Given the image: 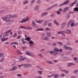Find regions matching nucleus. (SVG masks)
Masks as SVG:
<instances>
[{
    "instance_id": "obj_1",
    "label": "nucleus",
    "mask_w": 78,
    "mask_h": 78,
    "mask_svg": "<svg viewBox=\"0 0 78 78\" xmlns=\"http://www.w3.org/2000/svg\"><path fill=\"white\" fill-rule=\"evenodd\" d=\"M11 16L10 15H8L6 16H4L2 18V19L5 22H7L8 24H6L7 25H9V24H11L12 22V21L10 19H11Z\"/></svg>"
},
{
    "instance_id": "obj_2",
    "label": "nucleus",
    "mask_w": 78,
    "mask_h": 78,
    "mask_svg": "<svg viewBox=\"0 0 78 78\" xmlns=\"http://www.w3.org/2000/svg\"><path fill=\"white\" fill-rule=\"evenodd\" d=\"M30 20V18L29 17H25V19L19 21L20 23H23V22H25L28 21Z\"/></svg>"
},
{
    "instance_id": "obj_3",
    "label": "nucleus",
    "mask_w": 78,
    "mask_h": 78,
    "mask_svg": "<svg viewBox=\"0 0 78 78\" xmlns=\"http://www.w3.org/2000/svg\"><path fill=\"white\" fill-rule=\"evenodd\" d=\"M70 23L71 27H74V26H75V23H74V22L73 21V20H71L69 21L68 26H69V24H70Z\"/></svg>"
},
{
    "instance_id": "obj_4",
    "label": "nucleus",
    "mask_w": 78,
    "mask_h": 78,
    "mask_svg": "<svg viewBox=\"0 0 78 78\" xmlns=\"http://www.w3.org/2000/svg\"><path fill=\"white\" fill-rule=\"evenodd\" d=\"M60 70H61V71L62 72H65V73L67 75L69 73V71H67V70H64V69H62V68L61 67L60 68Z\"/></svg>"
},
{
    "instance_id": "obj_5",
    "label": "nucleus",
    "mask_w": 78,
    "mask_h": 78,
    "mask_svg": "<svg viewBox=\"0 0 78 78\" xmlns=\"http://www.w3.org/2000/svg\"><path fill=\"white\" fill-rule=\"evenodd\" d=\"M63 48L65 50H72V48L70 47H68L66 46H63Z\"/></svg>"
},
{
    "instance_id": "obj_6",
    "label": "nucleus",
    "mask_w": 78,
    "mask_h": 78,
    "mask_svg": "<svg viewBox=\"0 0 78 78\" xmlns=\"http://www.w3.org/2000/svg\"><path fill=\"white\" fill-rule=\"evenodd\" d=\"M68 3H69V0H67L64 3H63L62 4H60L59 5V6H63V5H66V4H68Z\"/></svg>"
},
{
    "instance_id": "obj_7",
    "label": "nucleus",
    "mask_w": 78,
    "mask_h": 78,
    "mask_svg": "<svg viewBox=\"0 0 78 78\" xmlns=\"http://www.w3.org/2000/svg\"><path fill=\"white\" fill-rule=\"evenodd\" d=\"M63 33H64V31H59L58 32V34H62V35H63V36L64 37H65L66 34Z\"/></svg>"
},
{
    "instance_id": "obj_8",
    "label": "nucleus",
    "mask_w": 78,
    "mask_h": 78,
    "mask_svg": "<svg viewBox=\"0 0 78 78\" xmlns=\"http://www.w3.org/2000/svg\"><path fill=\"white\" fill-rule=\"evenodd\" d=\"M69 9V7H67L64 9L62 11L63 12H67V11Z\"/></svg>"
},
{
    "instance_id": "obj_9",
    "label": "nucleus",
    "mask_w": 78,
    "mask_h": 78,
    "mask_svg": "<svg viewBox=\"0 0 78 78\" xmlns=\"http://www.w3.org/2000/svg\"><path fill=\"white\" fill-rule=\"evenodd\" d=\"M29 44H30V47H32L33 45L34 44V41L32 40L30 41L29 42Z\"/></svg>"
},
{
    "instance_id": "obj_10",
    "label": "nucleus",
    "mask_w": 78,
    "mask_h": 78,
    "mask_svg": "<svg viewBox=\"0 0 78 78\" xmlns=\"http://www.w3.org/2000/svg\"><path fill=\"white\" fill-rule=\"evenodd\" d=\"M16 69H18L17 66H14L11 69L9 70V71H12L13 70H16Z\"/></svg>"
},
{
    "instance_id": "obj_11",
    "label": "nucleus",
    "mask_w": 78,
    "mask_h": 78,
    "mask_svg": "<svg viewBox=\"0 0 78 78\" xmlns=\"http://www.w3.org/2000/svg\"><path fill=\"white\" fill-rule=\"evenodd\" d=\"M67 31H64V33H66V34H71V31L69 29H66Z\"/></svg>"
},
{
    "instance_id": "obj_12",
    "label": "nucleus",
    "mask_w": 78,
    "mask_h": 78,
    "mask_svg": "<svg viewBox=\"0 0 78 78\" xmlns=\"http://www.w3.org/2000/svg\"><path fill=\"white\" fill-rule=\"evenodd\" d=\"M10 31H11V30H10L5 32L4 33V34H5V35H4V36H8V34L9 33Z\"/></svg>"
},
{
    "instance_id": "obj_13",
    "label": "nucleus",
    "mask_w": 78,
    "mask_h": 78,
    "mask_svg": "<svg viewBox=\"0 0 78 78\" xmlns=\"http://www.w3.org/2000/svg\"><path fill=\"white\" fill-rule=\"evenodd\" d=\"M32 25L33 26V27H35V28H37L36 27V24L34 22V21H33L32 22Z\"/></svg>"
},
{
    "instance_id": "obj_14",
    "label": "nucleus",
    "mask_w": 78,
    "mask_h": 78,
    "mask_svg": "<svg viewBox=\"0 0 78 78\" xmlns=\"http://www.w3.org/2000/svg\"><path fill=\"white\" fill-rule=\"evenodd\" d=\"M11 18H16L17 17V15H9Z\"/></svg>"
},
{
    "instance_id": "obj_15",
    "label": "nucleus",
    "mask_w": 78,
    "mask_h": 78,
    "mask_svg": "<svg viewBox=\"0 0 78 78\" xmlns=\"http://www.w3.org/2000/svg\"><path fill=\"white\" fill-rule=\"evenodd\" d=\"M36 22L38 23H41L43 22V20H36Z\"/></svg>"
},
{
    "instance_id": "obj_16",
    "label": "nucleus",
    "mask_w": 78,
    "mask_h": 78,
    "mask_svg": "<svg viewBox=\"0 0 78 78\" xmlns=\"http://www.w3.org/2000/svg\"><path fill=\"white\" fill-rule=\"evenodd\" d=\"M8 37L4 38L3 37H2L1 39V41H6V40H8Z\"/></svg>"
},
{
    "instance_id": "obj_17",
    "label": "nucleus",
    "mask_w": 78,
    "mask_h": 78,
    "mask_svg": "<svg viewBox=\"0 0 78 78\" xmlns=\"http://www.w3.org/2000/svg\"><path fill=\"white\" fill-rule=\"evenodd\" d=\"M39 8V5H37L35 6V8H34V10H35L36 11L37 10H38V9Z\"/></svg>"
},
{
    "instance_id": "obj_18",
    "label": "nucleus",
    "mask_w": 78,
    "mask_h": 78,
    "mask_svg": "<svg viewBox=\"0 0 78 78\" xmlns=\"http://www.w3.org/2000/svg\"><path fill=\"white\" fill-rule=\"evenodd\" d=\"M58 5L57 4H55L54 5H53L51 7H49L48 9V10H50V9H52V8H53V7H55V6H57Z\"/></svg>"
},
{
    "instance_id": "obj_19",
    "label": "nucleus",
    "mask_w": 78,
    "mask_h": 78,
    "mask_svg": "<svg viewBox=\"0 0 78 78\" xmlns=\"http://www.w3.org/2000/svg\"><path fill=\"white\" fill-rule=\"evenodd\" d=\"M48 14V12H44L41 14V16H44Z\"/></svg>"
},
{
    "instance_id": "obj_20",
    "label": "nucleus",
    "mask_w": 78,
    "mask_h": 78,
    "mask_svg": "<svg viewBox=\"0 0 78 78\" xmlns=\"http://www.w3.org/2000/svg\"><path fill=\"white\" fill-rule=\"evenodd\" d=\"M46 34L48 37H50V36H51V34L50 32H47Z\"/></svg>"
},
{
    "instance_id": "obj_21",
    "label": "nucleus",
    "mask_w": 78,
    "mask_h": 78,
    "mask_svg": "<svg viewBox=\"0 0 78 78\" xmlns=\"http://www.w3.org/2000/svg\"><path fill=\"white\" fill-rule=\"evenodd\" d=\"M42 39H43V40L45 41H48V38L47 37H45L43 38L42 37Z\"/></svg>"
},
{
    "instance_id": "obj_22",
    "label": "nucleus",
    "mask_w": 78,
    "mask_h": 78,
    "mask_svg": "<svg viewBox=\"0 0 78 78\" xmlns=\"http://www.w3.org/2000/svg\"><path fill=\"white\" fill-rule=\"evenodd\" d=\"M31 39V37H27L25 39V40H27V41H30Z\"/></svg>"
},
{
    "instance_id": "obj_23",
    "label": "nucleus",
    "mask_w": 78,
    "mask_h": 78,
    "mask_svg": "<svg viewBox=\"0 0 78 78\" xmlns=\"http://www.w3.org/2000/svg\"><path fill=\"white\" fill-rule=\"evenodd\" d=\"M16 53L18 55H21L22 52L19 50H17L16 51Z\"/></svg>"
},
{
    "instance_id": "obj_24",
    "label": "nucleus",
    "mask_w": 78,
    "mask_h": 78,
    "mask_svg": "<svg viewBox=\"0 0 78 78\" xmlns=\"http://www.w3.org/2000/svg\"><path fill=\"white\" fill-rule=\"evenodd\" d=\"M51 76H54V78H58V75H55V74H52V75H51Z\"/></svg>"
},
{
    "instance_id": "obj_25",
    "label": "nucleus",
    "mask_w": 78,
    "mask_h": 78,
    "mask_svg": "<svg viewBox=\"0 0 78 78\" xmlns=\"http://www.w3.org/2000/svg\"><path fill=\"white\" fill-rule=\"evenodd\" d=\"M24 59H25V58L24 57H21L20 58V61H22L24 60Z\"/></svg>"
},
{
    "instance_id": "obj_26",
    "label": "nucleus",
    "mask_w": 78,
    "mask_h": 78,
    "mask_svg": "<svg viewBox=\"0 0 78 78\" xmlns=\"http://www.w3.org/2000/svg\"><path fill=\"white\" fill-rule=\"evenodd\" d=\"M31 52L29 51H26V55H28L29 56H30V54H31Z\"/></svg>"
},
{
    "instance_id": "obj_27",
    "label": "nucleus",
    "mask_w": 78,
    "mask_h": 78,
    "mask_svg": "<svg viewBox=\"0 0 78 78\" xmlns=\"http://www.w3.org/2000/svg\"><path fill=\"white\" fill-rule=\"evenodd\" d=\"M75 65V64H73V63H69L68 64V66L69 67H70V66H71L74 65Z\"/></svg>"
},
{
    "instance_id": "obj_28",
    "label": "nucleus",
    "mask_w": 78,
    "mask_h": 78,
    "mask_svg": "<svg viewBox=\"0 0 78 78\" xmlns=\"http://www.w3.org/2000/svg\"><path fill=\"white\" fill-rule=\"evenodd\" d=\"M77 2V0H76L75 1V2H74L72 3L71 4V6H73V5H75V4H76V3Z\"/></svg>"
},
{
    "instance_id": "obj_29",
    "label": "nucleus",
    "mask_w": 78,
    "mask_h": 78,
    "mask_svg": "<svg viewBox=\"0 0 78 78\" xmlns=\"http://www.w3.org/2000/svg\"><path fill=\"white\" fill-rule=\"evenodd\" d=\"M22 33V31L21 30H20L18 31V34H20Z\"/></svg>"
},
{
    "instance_id": "obj_30",
    "label": "nucleus",
    "mask_w": 78,
    "mask_h": 78,
    "mask_svg": "<svg viewBox=\"0 0 78 78\" xmlns=\"http://www.w3.org/2000/svg\"><path fill=\"white\" fill-rule=\"evenodd\" d=\"M5 59V57H3L1 59V60H0V62H3L4 60Z\"/></svg>"
},
{
    "instance_id": "obj_31",
    "label": "nucleus",
    "mask_w": 78,
    "mask_h": 78,
    "mask_svg": "<svg viewBox=\"0 0 78 78\" xmlns=\"http://www.w3.org/2000/svg\"><path fill=\"white\" fill-rule=\"evenodd\" d=\"M46 62L48 64H52L53 62L51 61H47Z\"/></svg>"
},
{
    "instance_id": "obj_32",
    "label": "nucleus",
    "mask_w": 78,
    "mask_h": 78,
    "mask_svg": "<svg viewBox=\"0 0 78 78\" xmlns=\"http://www.w3.org/2000/svg\"><path fill=\"white\" fill-rule=\"evenodd\" d=\"M25 39L24 38H23L21 39V41L23 43V44H25V42L24 41Z\"/></svg>"
},
{
    "instance_id": "obj_33",
    "label": "nucleus",
    "mask_w": 78,
    "mask_h": 78,
    "mask_svg": "<svg viewBox=\"0 0 78 78\" xmlns=\"http://www.w3.org/2000/svg\"><path fill=\"white\" fill-rule=\"evenodd\" d=\"M5 12V10H2L0 11V14H3V12Z\"/></svg>"
},
{
    "instance_id": "obj_34",
    "label": "nucleus",
    "mask_w": 78,
    "mask_h": 78,
    "mask_svg": "<svg viewBox=\"0 0 78 78\" xmlns=\"http://www.w3.org/2000/svg\"><path fill=\"white\" fill-rule=\"evenodd\" d=\"M78 11V7H76L74 8V9L73 10V11Z\"/></svg>"
},
{
    "instance_id": "obj_35",
    "label": "nucleus",
    "mask_w": 78,
    "mask_h": 78,
    "mask_svg": "<svg viewBox=\"0 0 78 78\" xmlns=\"http://www.w3.org/2000/svg\"><path fill=\"white\" fill-rule=\"evenodd\" d=\"M28 3V1L27 0H25L23 2V3L24 4H27Z\"/></svg>"
},
{
    "instance_id": "obj_36",
    "label": "nucleus",
    "mask_w": 78,
    "mask_h": 78,
    "mask_svg": "<svg viewBox=\"0 0 78 78\" xmlns=\"http://www.w3.org/2000/svg\"><path fill=\"white\" fill-rule=\"evenodd\" d=\"M54 22L55 23V24L57 25H59V23H58V22H57V21H56L55 20L54 21Z\"/></svg>"
},
{
    "instance_id": "obj_37",
    "label": "nucleus",
    "mask_w": 78,
    "mask_h": 78,
    "mask_svg": "<svg viewBox=\"0 0 78 78\" xmlns=\"http://www.w3.org/2000/svg\"><path fill=\"white\" fill-rule=\"evenodd\" d=\"M17 33H16L15 34H14L13 35V37H17Z\"/></svg>"
},
{
    "instance_id": "obj_38",
    "label": "nucleus",
    "mask_w": 78,
    "mask_h": 78,
    "mask_svg": "<svg viewBox=\"0 0 78 78\" xmlns=\"http://www.w3.org/2000/svg\"><path fill=\"white\" fill-rule=\"evenodd\" d=\"M36 31H44V29H37Z\"/></svg>"
},
{
    "instance_id": "obj_39",
    "label": "nucleus",
    "mask_w": 78,
    "mask_h": 78,
    "mask_svg": "<svg viewBox=\"0 0 78 78\" xmlns=\"http://www.w3.org/2000/svg\"><path fill=\"white\" fill-rule=\"evenodd\" d=\"M30 56H32L33 57H34L35 55L33 53L31 52L30 53Z\"/></svg>"
},
{
    "instance_id": "obj_40",
    "label": "nucleus",
    "mask_w": 78,
    "mask_h": 78,
    "mask_svg": "<svg viewBox=\"0 0 78 78\" xmlns=\"http://www.w3.org/2000/svg\"><path fill=\"white\" fill-rule=\"evenodd\" d=\"M48 27H51L52 26V23H49L48 24Z\"/></svg>"
},
{
    "instance_id": "obj_41",
    "label": "nucleus",
    "mask_w": 78,
    "mask_h": 78,
    "mask_svg": "<svg viewBox=\"0 0 78 78\" xmlns=\"http://www.w3.org/2000/svg\"><path fill=\"white\" fill-rule=\"evenodd\" d=\"M57 43L58 44H59L60 45H63V44L60 42H57Z\"/></svg>"
},
{
    "instance_id": "obj_42",
    "label": "nucleus",
    "mask_w": 78,
    "mask_h": 78,
    "mask_svg": "<svg viewBox=\"0 0 78 78\" xmlns=\"http://www.w3.org/2000/svg\"><path fill=\"white\" fill-rule=\"evenodd\" d=\"M31 67V65L30 64H27V67Z\"/></svg>"
},
{
    "instance_id": "obj_43",
    "label": "nucleus",
    "mask_w": 78,
    "mask_h": 78,
    "mask_svg": "<svg viewBox=\"0 0 78 78\" xmlns=\"http://www.w3.org/2000/svg\"><path fill=\"white\" fill-rule=\"evenodd\" d=\"M38 56L40 57V58H42V54H38Z\"/></svg>"
},
{
    "instance_id": "obj_44",
    "label": "nucleus",
    "mask_w": 78,
    "mask_h": 78,
    "mask_svg": "<svg viewBox=\"0 0 78 78\" xmlns=\"http://www.w3.org/2000/svg\"><path fill=\"white\" fill-rule=\"evenodd\" d=\"M65 25H66V23H63L62 25V28H64V27H65Z\"/></svg>"
},
{
    "instance_id": "obj_45",
    "label": "nucleus",
    "mask_w": 78,
    "mask_h": 78,
    "mask_svg": "<svg viewBox=\"0 0 78 78\" xmlns=\"http://www.w3.org/2000/svg\"><path fill=\"white\" fill-rule=\"evenodd\" d=\"M53 54L54 55H56L58 54V53L54 51L53 52Z\"/></svg>"
},
{
    "instance_id": "obj_46",
    "label": "nucleus",
    "mask_w": 78,
    "mask_h": 78,
    "mask_svg": "<svg viewBox=\"0 0 78 78\" xmlns=\"http://www.w3.org/2000/svg\"><path fill=\"white\" fill-rule=\"evenodd\" d=\"M61 76H62V77H64V76H66V75L64 73H62L61 74Z\"/></svg>"
},
{
    "instance_id": "obj_47",
    "label": "nucleus",
    "mask_w": 78,
    "mask_h": 78,
    "mask_svg": "<svg viewBox=\"0 0 78 78\" xmlns=\"http://www.w3.org/2000/svg\"><path fill=\"white\" fill-rule=\"evenodd\" d=\"M54 51H58V49L57 48H54Z\"/></svg>"
},
{
    "instance_id": "obj_48",
    "label": "nucleus",
    "mask_w": 78,
    "mask_h": 78,
    "mask_svg": "<svg viewBox=\"0 0 78 78\" xmlns=\"http://www.w3.org/2000/svg\"><path fill=\"white\" fill-rule=\"evenodd\" d=\"M45 30L47 31L48 30H49V31H51V29L48 28H46L45 29Z\"/></svg>"
},
{
    "instance_id": "obj_49",
    "label": "nucleus",
    "mask_w": 78,
    "mask_h": 78,
    "mask_svg": "<svg viewBox=\"0 0 78 78\" xmlns=\"http://www.w3.org/2000/svg\"><path fill=\"white\" fill-rule=\"evenodd\" d=\"M24 66V65H18V67H19V68H20L21 67H22V66Z\"/></svg>"
},
{
    "instance_id": "obj_50",
    "label": "nucleus",
    "mask_w": 78,
    "mask_h": 78,
    "mask_svg": "<svg viewBox=\"0 0 78 78\" xmlns=\"http://www.w3.org/2000/svg\"><path fill=\"white\" fill-rule=\"evenodd\" d=\"M48 20H47L45 21V23H44V25H47V24L48 23Z\"/></svg>"
},
{
    "instance_id": "obj_51",
    "label": "nucleus",
    "mask_w": 78,
    "mask_h": 78,
    "mask_svg": "<svg viewBox=\"0 0 78 78\" xmlns=\"http://www.w3.org/2000/svg\"><path fill=\"white\" fill-rule=\"evenodd\" d=\"M27 29H29V30H31V29H32V27L29 26L27 27Z\"/></svg>"
},
{
    "instance_id": "obj_52",
    "label": "nucleus",
    "mask_w": 78,
    "mask_h": 78,
    "mask_svg": "<svg viewBox=\"0 0 78 78\" xmlns=\"http://www.w3.org/2000/svg\"><path fill=\"white\" fill-rule=\"evenodd\" d=\"M24 67L25 68H27V64H26L24 65Z\"/></svg>"
},
{
    "instance_id": "obj_53",
    "label": "nucleus",
    "mask_w": 78,
    "mask_h": 78,
    "mask_svg": "<svg viewBox=\"0 0 78 78\" xmlns=\"http://www.w3.org/2000/svg\"><path fill=\"white\" fill-rule=\"evenodd\" d=\"M22 48L23 50H25V49L27 48V47H26V46H23L22 47Z\"/></svg>"
},
{
    "instance_id": "obj_54",
    "label": "nucleus",
    "mask_w": 78,
    "mask_h": 78,
    "mask_svg": "<svg viewBox=\"0 0 78 78\" xmlns=\"http://www.w3.org/2000/svg\"><path fill=\"white\" fill-rule=\"evenodd\" d=\"M37 72H38V73H39V74H40V75H41V73H42V71H38Z\"/></svg>"
},
{
    "instance_id": "obj_55",
    "label": "nucleus",
    "mask_w": 78,
    "mask_h": 78,
    "mask_svg": "<svg viewBox=\"0 0 78 78\" xmlns=\"http://www.w3.org/2000/svg\"><path fill=\"white\" fill-rule=\"evenodd\" d=\"M78 70H76L75 71H74V73L75 74H76V73H78Z\"/></svg>"
},
{
    "instance_id": "obj_56",
    "label": "nucleus",
    "mask_w": 78,
    "mask_h": 78,
    "mask_svg": "<svg viewBox=\"0 0 78 78\" xmlns=\"http://www.w3.org/2000/svg\"><path fill=\"white\" fill-rule=\"evenodd\" d=\"M17 76H22V75H21L20 74H17Z\"/></svg>"
},
{
    "instance_id": "obj_57",
    "label": "nucleus",
    "mask_w": 78,
    "mask_h": 78,
    "mask_svg": "<svg viewBox=\"0 0 78 78\" xmlns=\"http://www.w3.org/2000/svg\"><path fill=\"white\" fill-rule=\"evenodd\" d=\"M9 44V42H7L5 43V45H8V44Z\"/></svg>"
},
{
    "instance_id": "obj_58",
    "label": "nucleus",
    "mask_w": 78,
    "mask_h": 78,
    "mask_svg": "<svg viewBox=\"0 0 78 78\" xmlns=\"http://www.w3.org/2000/svg\"><path fill=\"white\" fill-rule=\"evenodd\" d=\"M14 44L15 45H17L18 44V43L17 42H14Z\"/></svg>"
},
{
    "instance_id": "obj_59",
    "label": "nucleus",
    "mask_w": 78,
    "mask_h": 78,
    "mask_svg": "<svg viewBox=\"0 0 78 78\" xmlns=\"http://www.w3.org/2000/svg\"><path fill=\"white\" fill-rule=\"evenodd\" d=\"M16 66V63H13L12 65V66L13 67V66Z\"/></svg>"
},
{
    "instance_id": "obj_60",
    "label": "nucleus",
    "mask_w": 78,
    "mask_h": 78,
    "mask_svg": "<svg viewBox=\"0 0 78 78\" xmlns=\"http://www.w3.org/2000/svg\"><path fill=\"white\" fill-rule=\"evenodd\" d=\"M37 3L39 4L41 3V1H39V0L38 1H37Z\"/></svg>"
},
{
    "instance_id": "obj_61",
    "label": "nucleus",
    "mask_w": 78,
    "mask_h": 78,
    "mask_svg": "<svg viewBox=\"0 0 78 78\" xmlns=\"http://www.w3.org/2000/svg\"><path fill=\"white\" fill-rule=\"evenodd\" d=\"M53 62H58V60H53Z\"/></svg>"
},
{
    "instance_id": "obj_62",
    "label": "nucleus",
    "mask_w": 78,
    "mask_h": 78,
    "mask_svg": "<svg viewBox=\"0 0 78 78\" xmlns=\"http://www.w3.org/2000/svg\"><path fill=\"white\" fill-rule=\"evenodd\" d=\"M52 45L53 46H56V44L55 43H54L52 44Z\"/></svg>"
},
{
    "instance_id": "obj_63",
    "label": "nucleus",
    "mask_w": 78,
    "mask_h": 78,
    "mask_svg": "<svg viewBox=\"0 0 78 78\" xmlns=\"http://www.w3.org/2000/svg\"><path fill=\"white\" fill-rule=\"evenodd\" d=\"M35 2V0H33L32 1L31 3H34Z\"/></svg>"
},
{
    "instance_id": "obj_64",
    "label": "nucleus",
    "mask_w": 78,
    "mask_h": 78,
    "mask_svg": "<svg viewBox=\"0 0 78 78\" xmlns=\"http://www.w3.org/2000/svg\"><path fill=\"white\" fill-rule=\"evenodd\" d=\"M20 37H21V36H19L17 37V39H19V38H20Z\"/></svg>"
}]
</instances>
